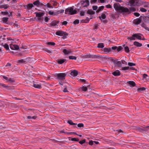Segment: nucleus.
Segmentation results:
<instances>
[{
    "instance_id": "48",
    "label": "nucleus",
    "mask_w": 149,
    "mask_h": 149,
    "mask_svg": "<svg viewBox=\"0 0 149 149\" xmlns=\"http://www.w3.org/2000/svg\"><path fill=\"white\" fill-rule=\"evenodd\" d=\"M71 140L72 141H79V139L77 138H72L71 139Z\"/></svg>"
},
{
    "instance_id": "28",
    "label": "nucleus",
    "mask_w": 149,
    "mask_h": 149,
    "mask_svg": "<svg viewBox=\"0 0 149 149\" xmlns=\"http://www.w3.org/2000/svg\"><path fill=\"white\" fill-rule=\"evenodd\" d=\"M104 7V6H102L100 7L96 11V12L98 13H99L100 11L102 10L103 9Z\"/></svg>"
},
{
    "instance_id": "63",
    "label": "nucleus",
    "mask_w": 149,
    "mask_h": 149,
    "mask_svg": "<svg viewBox=\"0 0 149 149\" xmlns=\"http://www.w3.org/2000/svg\"><path fill=\"white\" fill-rule=\"evenodd\" d=\"M94 141H90L89 142V144L91 145H92L93 144Z\"/></svg>"
},
{
    "instance_id": "36",
    "label": "nucleus",
    "mask_w": 149,
    "mask_h": 149,
    "mask_svg": "<svg viewBox=\"0 0 149 149\" xmlns=\"http://www.w3.org/2000/svg\"><path fill=\"white\" fill-rule=\"evenodd\" d=\"M91 58H96L99 57L100 56H98L96 55H91Z\"/></svg>"
},
{
    "instance_id": "54",
    "label": "nucleus",
    "mask_w": 149,
    "mask_h": 149,
    "mask_svg": "<svg viewBox=\"0 0 149 149\" xmlns=\"http://www.w3.org/2000/svg\"><path fill=\"white\" fill-rule=\"evenodd\" d=\"M122 49V47L120 46H119L118 48H117V50L118 52H119Z\"/></svg>"
},
{
    "instance_id": "59",
    "label": "nucleus",
    "mask_w": 149,
    "mask_h": 149,
    "mask_svg": "<svg viewBox=\"0 0 149 149\" xmlns=\"http://www.w3.org/2000/svg\"><path fill=\"white\" fill-rule=\"evenodd\" d=\"M97 8V6H94L93 7V8L94 10H96Z\"/></svg>"
},
{
    "instance_id": "62",
    "label": "nucleus",
    "mask_w": 149,
    "mask_h": 149,
    "mask_svg": "<svg viewBox=\"0 0 149 149\" xmlns=\"http://www.w3.org/2000/svg\"><path fill=\"white\" fill-rule=\"evenodd\" d=\"M134 14L135 16L137 17H138L140 15V14L138 13H134Z\"/></svg>"
},
{
    "instance_id": "37",
    "label": "nucleus",
    "mask_w": 149,
    "mask_h": 149,
    "mask_svg": "<svg viewBox=\"0 0 149 149\" xmlns=\"http://www.w3.org/2000/svg\"><path fill=\"white\" fill-rule=\"evenodd\" d=\"M8 7V6L7 5H3L1 6L0 8H3L5 9H6Z\"/></svg>"
},
{
    "instance_id": "2",
    "label": "nucleus",
    "mask_w": 149,
    "mask_h": 149,
    "mask_svg": "<svg viewBox=\"0 0 149 149\" xmlns=\"http://www.w3.org/2000/svg\"><path fill=\"white\" fill-rule=\"evenodd\" d=\"M77 11L75 10H74L72 7H69L66 9L65 11V13L66 14L72 15L76 14Z\"/></svg>"
},
{
    "instance_id": "27",
    "label": "nucleus",
    "mask_w": 149,
    "mask_h": 149,
    "mask_svg": "<svg viewBox=\"0 0 149 149\" xmlns=\"http://www.w3.org/2000/svg\"><path fill=\"white\" fill-rule=\"evenodd\" d=\"M33 86L34 87L38 88H41V85H39L37 84H34Z\"/></svg>"
},
{
    "instance_id": "23",
    "label": "nucleus",
    "mask_w": 149,
    "mask_h": 149,
    "mask_svg": "<svg viewBox=\"0 0 149 149\" xmlns=\"http://www.w3.org/2000/svg\"><path fill=\"white\" fill-rule=\"evenodd\" d=\"M26 6L28 8L30 9L33 8V4L32 3H29L27 4Z\"/></svg>"
},
{
    "instance_id": "39",
    "label": "nucleus",
    "mask_w": 149,
    "mask_h": 149,
    "mask_svg": "<svg viewBox=\"0 0 149 149\" xmlns=\"http://www.w3.org/2000/svg\"><path fill=\"white\" fill-rule=\"evenodd\" d=\"M3 47L6 50H8L9 49V46L7 44H5L3 45Z\"/></svg>"
},
{
    "instance_id": "56",
    "label": "nucleus",
    "mask_w": 149,
    "mask_h": 149,
    "mask_svg": "<svg viewBox=\"0 0 149 149\" xmlns=\"http://www.w3.org/2000/svg\"><path fill=\"white\" fill-rule=\"evenodd\" d=\"M61 23L63 25H66L67 24L68 22L66 21H64Z\"/></svg>"
},
{
    "instance_id": "31",
    "label": "nucleus",
    "mask_w": 149,
    "mask_h": 149,
    "mask_svg": "<svg viewBox=\"0 0 149 149\" xmlns=\"http://www.w3.org/2000/svg\"><path fill=\"white\" fill-rule=\"evenodd\" d=\"M70 125H77V123H74L72 122V121L71 120H68L67 122Z\"/></svg>"
},
{
    "instance_id": "3",
    "label": "nucleus",
    "mask_w": 149,
    "mask_h": 149,
    "mask_svg": "<svg viewBox=\"0 0 149 149\" xmlns=\"http://www.w3.org/2000/svg\"><path fill=\"white\" fill-rule=\"evenodd\" d=\"M141 1L139 0H130L129 1L131 6H138L140 5Z\"/></svg>"
},
{
    "instance_id": "41",
    "label": "nucleus",
    "mask_w": 149,
    "mask_h": 149,
    "mask_svg": "<svg viewBox=\"0 0 149 149\" xmlns=\"http://www.w3.org/2000/svg\"><path fill=\"white\" fill-rule=\"evenodd\" d=\"M81 90L84 91H86L87 90V88L86 87L83 86L81 88Z\"/></svg>"
},
{
    "instance_id": "57",
    "label": "nucleus",
    "mask_w": 149,
    "mask_h": 149,
    "mask_svg": "<svg viewBox=\"0 0 149 149\" xmlns=\"http://www.w3.org/2000/svg\"><path fill=\"white\" fill-rule=\"evenodd\" d=\"M106 7L107 8H112L110 4H108L106 5Z\"/></svg>"
},
{
    "instance_id": "5",
    "label": "nucleus",
    "mask_w": 149,
    "mask_h": 149,
    "mask_svg": "<svg viewBox=\"0 0 149 149\" xmlns=\"http://www.w3.org/2000/svg\"><path fill=\"white\" fill-rule=\"evenodd\" d=\"M56 34L58 36H63L64 38H66L68 35V34L67 33L62 31H57L56 33Z\"/></svg>"
},
{
    "instance_id": "30",
    "label": "nucleus",
    "mask_w": 149,
    "mask_h": 149,
    "mask_svg": "<svg viewBox=\"0 0 149 149\" xmlns=\"http://www.w3.org/2000/svg\"><path fill=\"white\" fill-rule=\"evenodd\" d=\"M104 47V44L103 43H100L98 44L97 47L98 48H103Z\"/></svg>"
},
{
    "instance_id": "34",
    "label": "nucleus",
    "mask_w": 149,
    "mask_h": 149,
    "mask_svg": "<svg viewBox=\"0 0 149 149\" xmlns=\"http://www.w3.org/2000/svg\"><path fill=\"white\" fill-rule=\"evenodd\" d=\"M143 5L144 7H148L149 5V4L148 3L146 2H143Z\"/></svg>"
},
{
    "instance_id": "35",
    "label": "nucleus",
    "mask_w": 149,
    "mask_h": 149,
    "mask_svg": "<svg viewBox=\"0 0 149 149\" xmlns=\"http://www.w3.org/2000/svg\"><path fill=\"white\" fill-rule=\"evenodd\" d=\"M121 62L120 61H118L117 62V64L116 65L118 66V67H120L121 66Z\"/></svg>"
},
{
    "instance_id": "10",
    "label": "nucleus",
    "mask_w": 149,
    "mask_h": 149,
    "mask_svg": "<svg viewBox=\"0 0 149 149\" xmlns=\"http://www.w3.org/2000/svg\"><path fill=\"white\" fill-rule=\"evenodd\" d=\"M134 35L136 39L137 38V39L139 40H141V34L139 33H138L134 34Z\"/></svg>"
},
{
    "instance_id": "8",
    "label": "nucleus",
    "mask_w": 149,
    "mask_h": 149,
    "mask_svg": "<svg viewBox=\"0 0 149 149\" xmlns=\"http://www.w3.org/2000/svg\"><path fill=\"white\" fill-rule=\"evenodd\" d=\"M141 22V19L139 18L134 19L133 21V23L136 24L138 25Z\"/></svg>"
},
{
    "instance_id": "47",
    "label": "nucleus",
    "mask_w": 149,
    "mask_h": 149,
    "mask_svg": "<svg viewBox=\"0 0 149 149\" xmlns=\"http://www.w3.org/2000/svg\"><path fill=\"white\" fill-rule=\"evenodd\" d=\"M79 22V21L78 19L75 20L73 22V23L74 24H78Z\"/></svg>"
},
{
    "instance_id": "14",
    "label": "nucleus",
    "mask_w": 149,
    "mask_h": 149,
    "mask_svg": "<svg viewBox=\"0 0 149 149\" xmlns=\"http://www.w3.org/2000/svg\"><path fill=\"white\" fill-rule=\"evenodd\" d=\"M134 45L137 47H141L142 46V44L137 41H135L134 42Z\"/></svg>"
},
{
    "instance_id": "46",
    "label": "nucleus",
    "mask_w": 149,
    "mask_h": 149,
    "mask_svg": "<svg viewBox=\"0 0 149 149\" xmlns=\"http://www.w3.org/2000/svg\"><path fill=\"white\" fill-rule=\"evenodd\" d=\"M140 129H141V128L139 127H138V126L134 127V129L136 130L139 131V132Z\"/></svg>"
},
{
    "instance_id": "22",
    "label": "nucleus",
    "mask_w": 149,
    "mask_h": 149,
    "mask_svg": "<svg viewBox=\"0 0 149 149\" xmlns=\"http://www.w3.org/2000/svg\"><path fill=\"white\" fill-rule=\"evenodd\" d=\"M50 2L51 3V4H52L53 6H56L58 4L57 3L54 1L51 0Z\"/></svg>"
},
{
    "instance_id": "1",
    "label": "nucleus",
    "mask_w": 149,
    "mask_h": 149,
    "mask_svg": "<svg viewBox=\"0 0 149 149\" xmlns=\"http://www.w3.org/2000/svg\"><path fill=\"white\" fill-rule=\"evenodd\" d=\"M113 7L116 11L123 13L129 12L130 10L132 12H134L136 10V9L134 7H131L130 8V9H129L127 8L121 6L118 3H114L113 4Z\"/></svg>"
},
{
    "instance_id": "24",
    "label": "nucleus",
    "mask_w": 149,
    "mask_h": 149,
    "mask_svg": "<svg viewBox=\"0 0 149 149\" xmlns=\"http://www.w3.org/2000/svg\"><path fill=\"white\" fill-rule=\"evenodd\" d=\"M45 6L47 7L53 8V6H51V3L50 2L45 5Z\"/></svg>"
},
{
    "instance_id": "45",
    "label": "nucleus",
    "mask_w": 149,
    "mask_h": 149,
    "mask_svg": "<svg viewBox=\"0 0 149 149\" xmlns=\"http://www.w3.org/2000/svg\"><path fill=\"white\" fill-rule=\"evenodd\" d=\"M128 65L130 66H135L136 65V64L131 62H129L128 63Z\"/></svg>"
},
{
    "instance_id": "20",
    "label": "nucleus",
    "mask_w": 149,
    "mask_h": 149,
    "mask_svg": "<svg viewBox=\"0 0 149 149\" xmlns=\"http://www.w3.org/2000/svg\"><path fill=\"white\" fill-rule=\"evenodd\" d=\"M58 22H56L55 21H53L52 22L50 23V26H56L57 24H58Z\"/></svg>"
},
{
    "instance_id": "53",
    "label": "nucleus",
    "mask_w": 149,
    "mask_h": 149,
    "mask_svg": "<svg viewBox=\"0 0 149 149\" xmlns=\"http://www.w3.org/2000/svg\"><path fill=\"white\" fill-rule=\"evenodd\" d=\"M140 10L142 12H146L147 10L143 8H141L140 9Z\"/></svg>"
},
{
    "instance_id": "52",
    "label": "nucleus",
    "mask_w": 149,
    "mask_h": 149,
    "mask_svg": "<svg viewBox=\"0 0 149 149\" xmlns=\"http://www.w3.org/2000/svg\"><path fill=\"white\" fill-rule=\"evenodd\" d=\"M77 126L78 127H84V124L83 123H79L78 124Z\"/></svg>"
},
{
    "instance_id": "19",
    "label": "nucleus",
    "mask_w": 149,
    "mask_h": 149,
    "mask_svg": "<svg viewBox=\"0 0 149 149\" xmlns=\"http://www.w3.org/2000/svg\"><path fill=\"white\" fill-rule=\"evenodd\" d=\"M40 2L39 0H36L33 3V4L35 6H36L37 7L39 6Z\"/></svg>"
},
{
    "instance_id": "51",
    "label": "nucleus",
    "mask_w": 149,
    "mask_h": 149,
    "mask_svg": "<svg viewBox=\"0 0 149 149\" xmlns=\"http://www.w3.org/2000/svg\"><path fill=\"white\" fill-rule=\"evenodd\" d=\"M85 12L84 11H81L80 13V15L81 16H84L85 15Z\"/></svg>"
},
{
    "instance_id": "29",
    "label": "nucleus",
    "mask_w": 149,
    "mask_h": 149,
    "mask_svg": "<svg viewBox=\"0 0 149 149\" xmlns=\"http://www.w3.org/2000/svg\"><path fill=\"white\" fill-rule=\"evenodd\" d=\"M106 16L103 13L101 15V16H99V18L100 19H101V18H102L103 19H104L106 18Z\"/></svg>"
},
{
    "instance_id": "15",
    "label": "nucleus",
    "mask_w": 149,
    "mask_h": 149,
    "mask_svg": "<svg viewBox=\"0 0 149 149\" xmlns=\"http://www.w3.org/2000/svg\"><path fill=\"white\" fill-rule=\"evenodd\" d=\"M36 14V16L37 17H42L44 15V13H35Z\"/></svg>"
},
{
    "instance_id": "12",
    "label": "nucleus",
    "mask_w": 149,
    "mask_h": 149,
    "mask_svg": "<svg viewBox=\"0 0 149 149\" xmlns=\"http://www.w3.org/2000/svg\"><path fill=\"white\" fill-rule=\"evenodd\" d=\"M78 72L76 70H74L71 72L70 74L72 76H76L78 74Z\"/></svg>"
},
{
    "instance_id": "58",
    "label": "nucleus",
    "mask_w": 149,
    "mask_h": 149,
    "mask_svg": "<svg viewBox=\"0 0 149 149\" xmlns=\"http://www.w3.org/2000/svg\"><path fill=\"white\" fill-rule=\"evenodd\" d=\"M112 61L115 64H116V65L117 64V62H118V61H117V60H114L113 59L112 60Z\"/></svg>"
},
{
    "instance_id": "49",
    "label": "nucleus",
    "mask_w": 149,
    "mask_h": 149,
    "mask_svg": "<svg viewBox=\"0 0 149 149\" xmlns=\"http://www.w3.org/2000/svg\"><path fill=\"white\" fill-rule=\"evenodd\" d=\"M86 142V140L85 139L83 140L82 141H80L79 143L81 144H82L83 143H85Z\"/></svg>"
},
{
    "instance_id": "44",
    "label": "nucleus",
    "mask_w": 149,
    "mask_h": 149,
    "mask_svg": "<svg viewBox=\"0 0 149 149\" xmlns=\"http://www.w3.org/2000/svg\"><path fill=\"white\" fill-rule=\"evenodd\" d=\"M143 127V128L145 129L146 131L149 130V126H144V127Z\"/></svg>"
},
{
    "instance_id": "55",
    "label": "nucleus",
    "mask_w": 149,
    "mask_h": 149,
    "mask_svg": "<svg viewBox=\"0 0 149 149\" xmlns=\"http://www.w3.org/2000/svg\"><path fill=\"white\" fill-rule=\"evenodd\" d=\"M44 50L45 51L48 53H51V52L50 50L49 49H44Z\"/></svg>"
},
{
    "instance_id": "13",
    "label": "nucleus",
    "mask_w": 149,
    "mask_h": 149,
    "mask_svg": "<svg viewBox=\"0 0 149 149\" xmlns=\"http://www.w3.org/2000/svg\"><path fill=\"white\" fill-rule=\"evenodd\" d=\"M66 60L64 59H59L57 60L58 63L60 64H62Z\"/></svg>"
},
{
    "instance_id": "38",
    "label": "nucleus",
    "mask_w": 149,
    "mask_h": 149,
    "mask_svg": "<svg viewBox=\"0 0 149 149\" xmlns=\"http://www.w3.org/2000/svg\"><path fill=\"white\" fill-rule=\"evenodd\" d=\"M69 58L70 59L76 60L77 59V57L75 56H69Z\"/></svg>"
},
{
    "instance_id": "60",
    "label": "nucleus",
    "mask_w": 149,
    "mask_h": 149,
    "mask_svg": "<svg viewBox=\"0 0 149 149\" xmlns=\"http://www.w3.org/2000/svg\"><path fill=\"white\" fill-rule=\"evenodd\" d=\"M97 1V0H91V3H95Z\"/></svg>"
},
{
    "instance_id": "61",
    "label": "nucleus",
    "mask_w": 149,
    "mask_h": 149,
    "mask_svg": "<svg viewBox=\"0 0 149 149\" xmlns=\"http://www.w3.org/2000/svg\"><path fill=\"white\" fill-rule=\"evenodd\" d=\"M49 19L47 17H46L45 19V21L46 22H48Z\"/></svg>"
},
{
    "instance_id": "16",
    "label": "nucleus",
    "mask_w": 149,
    "mask_h": 149,
    "mask_svg": "<svg viewBox=\"0 0 149 149\" xmlns=\"http://www.w3.org/2000/svg\"><path fill=\"white\" fill-rule=\"evenodd\" d=\"M127 83L130 86L134 87L135 86L136 84L133 81H130L127 82Z\"/></svg>"
},
{
    "instance_id": "6",
    "label": "nucleus",
    "mask_w": 149,
    "mask_h": 149,
    "mask_svg": "<svg viewBox=\"0 0 149 149\" xmlns=\"http://www.w3.org/2000/svg\"><path fill=\"white\" fill-rule=\"evenodd\" d=\"M81 5L82 7H87L89 5L88 0H85L81 2Z\"/></svg>"
},
{
    "instance_id": "7",
    "label": "nucleus",
    "mask_w": 149,
    "mask_h": 149,
    "mask_svg": "<svg viewBox=\"0 0 149 149\" xmlns=\"http://www.w3.org/2000/svg\"><path fill=\"white\" fill-rule=\"evenodd\" d=\"M10 49L13 50H17L19 48V47L15 44H10Z\"/></svg>"
},
{
    "instance_id": "43",
    "label": "nucleus",
    "mask_w": 149,
    "mask_h": 149,
    "mask_svg": "<svg viewBox=\"0 0 149 149\" xmlns=\"http://www.w3.org/2000/svg\"><path fill=\"white\" fill-rule=\"evenodd\" d=\"M8 19V17H3L2 19V21L3 22H6L7 21Z\"/></svg>"
},
{
    "instance_id": "50",
    "label": "nucleus",
    "mask_w": 149,
    "mask_h": 149,
    "mask_svg": "<svg viewBox=\"0 0 149 149\" xmlns=\"http://www.w3.org/2000/svg\"><path fill=\"white\" fill-rule=\"evenodd\" d=\"M121 64L122 63L123 64H125V65H127V63L125 61L123 60H122L121 61Z\"/></svg>"
},
{
    "instance_id": "40",
    "label": "nucleus",
    "mask_w": 149,
    "mask_h": 149,
    "mask_svg": "<svg viewBox=\"0 0 149 149\" xmlns=\"http://www.w3.org/2000/svg\"><path fill=\"white\" fill-rule=\"evenodd\" d=\"M130 68L128 67H123L122 68V70H128V69H130Z\"/></svg>"
},
{
    "instance_id": "26",
    "label": "nucleus",
    "mask_w": 149,
    "mask_h": 149,
    "mask_svg": "<svg viewBox=\"0 0 149 149\" xmlns=\"http://www.w3.org/2000/svg\"><path fill=\"white\" fill-rule=\"evenodd\" d=\"M111 49L110 48H104L103 49V51L105 52H109L111 51Z\"/></svg>"
},
{
    "instance_id": "4",
    "label": "nucleus",
    "mask_w": 149,
    "mask_h": 149,
    "mask_svg": "<svg viewBox=\"0 0 149 149\" xmlns=\"http://www.w3.org/2000/svg\"><path fill=\"white\" fill-rule=\"evenodd\" d=\"M66 74L65 73H60L56 74L55 77L59 80H63L65 79Z\"/></svg>"
},
{
    "instance_id": "18",
    "label": "nucleus",
    "mask_w": 149,
    "mask_h": 149,
    "mask_svg": "<svg viewBox=\"0 0 149 149\" xmlns=\"http://www.w3.org/2000/svg\"><path fill=\"white\" fill-rule=\"evenodd\" d=\"M95 13V12L92 10L91 9H89L87 11V13L90 15H93Z\"/></svg>"
},
{
    "instance_id": "25",
    "label": "nucleus",
    "mask_w": 149,
    "mask_h": 149,
    "mask_svg": "<svg viewBox=\"0 0 149 149\" xmlns=\"http://www.w3.org/2000/svg\"><path fill=\"white\" fill-rule=\"evenodd\" d=\"M91 55H90L89 54L83 56V58H91Z\"/></svg>"
},
{
    "instance_id": "33",
    "label": "nucleus",
    "mask_w": 149,
    "mask_h": 149,
    "mask_svg": "<svg viewBox=\"0 0 149 149\" xmlns=\"http://www.w3.org/2000/svg\"><path fill=\"white\" fill-rule=\"evenodd\" d=\"M146 88L144 87L139 88L137 89V91L138 92H140L142 91L145 90Z\"/></svg>"
},
{
    "instance_id": "21",
    "label": "nucleus",
    "mask_w": 149,
    "mask_h": 149,
    "mask_svg": "<svg viewBox=\"0 0 149 149\" xmlns=\"http://www.w3.org/2000/svg\"><path fill=\"white\" fill-rule=\"evenodd\" d=\"M123 47H124V49L125 51L127 53H128L130 52L129 49L128 47L127 46H125V45H123Z\"/></svg>"
},
{
    "instance_id": "32",
    "label": "nucleus",
    "mask_w": 149,
    "mask_h": 149,
    "mask_svg": "<svg viewBox=\"0 0 149 149\" xmlns=\"http://www.w3.org/2000/svg\"><path fill=\"white\" fill-rule=\"evenodd\" d=\"M25 62L26 61L23 59H20L17 62V63L19 64L25 63Z\"/></svg>"
},
{
    "instance_id": "17",
    "label": "nucleus",
    "mask_w": 149,
    "mask_h": 149,
    "mask_svg": "<svg viewBox=\"0 0 149 149\" xmlns=\"http://www.w3.org/2000/svg\"><path fill=\"white\" fill-rule=\"evenodd\" d=\"M127 39L128 40H129L130 41L132 40H136V38L135 37L134 34H133L131 37H128Z\"/></svg>"
},
{
    "instance_id": "11",
    "label": "nucleus",
    "mask_w": 149,
    "mask_h": 149,
    "mask_svg": "<svg viewBox=\"0 0 149 149\" xmlns=\"http://www.w3.org/2000/svg\"><path fill=\"white\" fill-rule=\"evenodd\" d=\"M63 52L65 55L69 54L71 53V50H67L66 49H64Z\"/></svg>"
},
{
    "instance_id": "64",
    "label": "nucleus",
    "mask_w": 149,
    "mask_h": 149,
    "mask_svg": "<svg viewBox=\"0 0 149 149\" xmlns=\"http://www.w3.org/2000/svg\"><path fill=\"white\" fill-rule=\"evenodd\" d=\"M49 13L50 15H53L54 14V12L51 11H50L49 12Z\"/></svg>"
},
{
    "instance_id": "42",
    "label": "nucleus",
    "mask_w": 149,
    "mask_h": 149,
    "mask_svg": "<svg viewBox=\"0 0 149 149\" xmlns=\"http://www.w3.org/2000/svg\"><path fill=\"white\" fill-rule=\"evenodd\" d=\"M47 44L48 45H50L54 46L55 45V43L54 42H49L47 43Z\"/></svg>"
},
{
    "instance_id": "9",
    "label": "nucleus",
    "mask_w": 149,
    "mask_h": 149,
    "mask_svg": "<svg viewBox=\"0 0 149 149\" xmlns=\"http://www.w3.org/2000/svg\"><path fill=\"white\" fill-rule=\"evenodd\" d=\"M112 74L114 76H117L120 75V73L119 70H116L112 73Z\"/></svg>"
}]
</instances>
